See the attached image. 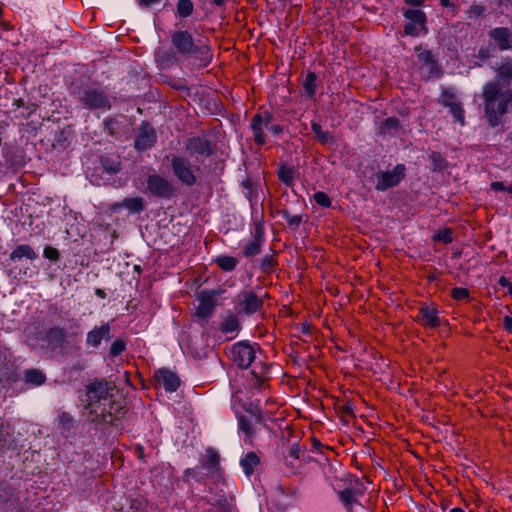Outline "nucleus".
<instances>
[{"label": "nucleus", "instance_id": "1", "mask_svg": "<svg viewBox=\"0 0 512 512\" xmlns=\"http://www.w3.org/2000/svg\"><path fill=\"white\" fill-rule=\"evenodd\" d=\"M171 49L159 47L155 51V60L161 68H170L180 62V58L194 59L199 67H206L212 60L211 47L207 40H194L186 30L171 33Z\"/></svg>", "mask_w": 512, "mask_h": 512}, {"label": "nucleus", "instance_id": "2", "mask_svg": "<svg viewBox=\"0 0 512 512\" xmlns=\"http://www.w3.org/2000/svg\"><path fill=\"white\" fill-rule=\"evenodd\" d=\"M484 114L490 127H497L512 106V89H502L499 83L488 82L482 91Z\"/></svg>", "mask_w": 512, "mask_h": 512}, {"label": "nucleus", "instance_id": "3", "mask_svg": "<svg viewBox=\"0 0 512 512\" xmlns=\"http://www.w3.org/2000/svg\"><path fill=\"white\" fill-rule=\"evenodd\" d=\"M112 391L113 386L106 380H96L87 386L86 410L91 421L112 422V415L106 407L107 398Z\"/></svg>", "mask_w": 512, "mask_h": 512}, {"label": "nucleus", "instance_id": "4", "mask_svg": "<svg viewBox=\"0 0 512 512\" xmlns=\"http://www.w3.org/2000/svg\"><path fill=\"white\" fill-rule=\"evenodd\" d=\"M79 101L89 110L107 111L112 105V98L97 88H84L79 93Z\"/></svg>", "mask_w": 512, "mask_h": 512}, {"label": "nucleus", "instance_id": "5", "mask_svg": "<svg viewBox=\"0 0 512 512\" xmlns=\"http://www.w3.org/2000/svg\"><path fill=\"white\" fill-rule=\"evenodd\" d=\"M228 355L235 365L246 369L256 359V347L245 341L237 342L229 348Z\"/></svg>", "mask_w": 512, "mask_h": 512}, {"label": "nucleus", "instance_id": "6", "mask_svg": "<svg viewBox=\"0 0 512 512\" xmlns=\"http://www.w3.org/2000/svg\"><path fill=\"white\" fill-rule=\"evenodd\" d=\"M254 140L257 144L263 145L265 143V131L273 134H279L282 128L279 125L272 124V116L268 113L256 114L251 122Z\"/></svg>", "mask_w": 512, "mask_h": 512}, {"label": "nucleus", "instance_id": "7", "mask_svg": "<svg viewBox=\"0 0 512 512\" xmlns=\"http://www.w3.org/2000/svg\"><path fill=\"white\" fill-rule=\"evenodd\" d=\"M404 17L408 20L404 26V34L410 36H420L427 33L426 15L418 9H408L404 12Z\"/></svg>", "mask_w": 512, "mask_h": 512}, {"label": "nucleus", "instance_id": "8", "mask_svg": "<svg viewBox=\"0 0 512 512\" xmlns=\"http://www.w3.org/2000/svg\"><path fill=\"white\" fill-rule=\"evenodd\" d=\"M405 175V167L402 164L396 165L391 171H382L376 174V186L378 191H385L396 186Z\"/></svg>", "mask_w": 512, "mask_h": 512}, {"label": "nucleus", "instance_id": "9", "mask_svg": "<svg viewBox=\"0 0 512 512\" xmlns=\"http://www.w3.org/2000/svg\"><path fill=\"white\" fill-rule=\"evenodd\" d=\"M147 189L150 193L161 198H170L174 194L172 184L159 175H150L147 179Z\"/></svg>", "mask_w": 512, "mask_h": 512}, {"label": "nucleus", "instance_id": "10", "mask_svg": "<svg viewBox=\"0 0 512 512\" xmlns=\"http://www.w3.org/2000/svg\"><path fill=\"white\" fill-rule=\"evenodd\" d=\"M220 294V290H203L198 294L199 304L196 309L198 317H209L215 308V297Z\"/></svg>", "mask_w": 512, "mask_h": 512}, {"label": "nucleus", "instance_id": "11", "mask_svg": "<svg viewBox=\"0 0 512 512\" xmlns=\"http://www.w3.org/2000/svg\"><path fill=\"white\" fill-rule=\"evenodd\" d=\"M171 167L175 176L184 184L192 186L196 182V177L189 165V163L181 158L174 157L171 160Z\"/></svg>", "mask_w": 512, "mask_h": 512}, {"label": "nucleus", "instance_id": "12", "mask_svg": "<svg viewBox=\"0 0 512 512\" xmlns=\"http://www.w3.org/2000/svg\"><path fill=\"white\" fill-rule=\"evenodd\" d=\"M154 380L157 386L163 387L167 392H174L180 386V379L177 374L165 368L155 371Z\"/></svg>", "mask_w": 512, "mask_h": 512}, {"label": "nucleus", "instance_id": "13", "mask_svg": "<svg viewBox=\"0 0 512 512\" xmlns=\"http://www.w3.org/2000/svg\"><path fill=\"white\" fill-rule=\"evenodd\" d=\"M110 338L111 326L109 323H104L88 331L85 343L87 347L98 348L102 341H108Z\"/></svg>", "mask_w": 512, "mask_h": 512}, {"label": "nucleus", "instance_id": "14", "mask_svg": "<svg viewBox=\"0 0 512 512\" xmlns=\"http://www.w3.org/2000/svg\"><path fill=\"white\" fill-rule=\"evenodd\" d=\"M362 496L361 489H345L339 493V498L348 512H363L364 507L359 502Z\"/></svg>", "mask_w": 512, "mask_h": 512}, {"label": "nucleus", "instance_id": "15", "mask_svg": "<svg viewBox=\"0 0 512 512\" xmlns=\"http://www.w3.org/2000/svg\"><path fill=\"white\" fill-rule=\"evenodd\" d=\"M156 141V134L151 125L142 123L138 129L135 148L139 151L146 150L154 145Z\"/></svg>", "mask_w": 512, "mask_h": 512}, {"label": "nucleus", "instance_id": "16", "mask_svg": "<svg viewBox=\"0 0 512 512\" xmlns=\"http://www.w3.org/2000/svg\"><path fill=\"white\" fill-rule=\"evenodd\" d=\"M186 150L193 155L210 156L213 152L211 142L205 137H192L186 143Z\"/></svg>", "mask_w": 512, "mask_h": 512}, {"label": "nucleus", "instance_id": "17", "mask_svg": "<svg viewBox=\"0 0 512 512\" xmlns=\"http://www.w3.org/2000/svg\"><path fill=\"white\" fill-rule=\"evenodd\" d=\"M491 38L497 42L501 50L512 47V31L505 27H498L490 32Z\"/></svg>", "mask_w": 512, "mask_h": 512}, {"label": "nucleus", "instance_id": "18", "mask_svg": "<svg viewBox=\"0 0 512 512\" xmlns=\"http://www.w3.org/2000/svg\"><path fill=\"white\" fill-rule=\"evenodd\" d=\"M240 305L246 314L257 312L262 306V299L252 291L243 293Z\"/></svg>", "mask_w": 512, "mask_h": 512}, {"label": "nucleus", "instance_id": "19", "mask_svg": "<svg viewBox=\"0 0 512 512\" xmlns=\"http://www.w3.org/2000/svg\"><path fill=\"white\" fill-rule=\"evenodd\" d=\"M419 317L423 325L427 327L434 328L440 324L438 312L435 308L427 306L421 307L419 310Z\"/></svg>", "mask_w": 512, "mask_h": 512}, {"label": "nucleus", "instance_id": "20", "mask_svg": "<svg viewBox=\"0 0 512 512\" xmlns=\"http://www.w3.org/2000/svg\"><path fill=\"white\" fill-rule=\"evenodd\" d=\"M263 241L262 234L257 229L254 238L245 244L243 255L246 257L258 255L261 252Z\"/></svg>", "mask_w": 512, "mask_h": 512}, {"label": "nucleus", "instance_id": "21", "mask_svg": "<svg viewBox=\"0 0 512 512\" xmlns=\"http://www.w3.org/2000/svg\"><path fill=\"white\" fill-rule=\"evenodd\" d=\"M260 458L255 452H249L240 460V465L243 469L244 474L250 477L254 469L259 465Z\"/></svg>", "mask_w": 512, "mask_h": 512}, {"label": "nucleus", "instance_id": "22", "mask_svg": "<svg viewBox=\"0 0 512 512\" xmlns=\"http://www.w3.org/2000/svg\"><path fill=\"white\" fill-rule=\"evenodd\" d=\"M24 257L30 260H34L37 258V254L31 246L26 244L16 246L10 254L11 261H19Z\"/></svg>", "mask_w": 512, "mask_h": 512}, {"label": "nucleus", "instance_id": "23", "mask_svg": "<svg viewBox=\"0 0 512 512\" xmlns=\"http://www.w3.org/2000/svg\"><path fill=\"white\" fill-rule=\"evenodd\" d=\"M201 468H204L212 473L219 470V455L212 449H207L205 458L201 464Z\"/></svg>", "mask_w": 512, "mask_h": 512}, {"label": "nucleus", "instance_id": "24", "mask_svg": "<svg viewBox=\"0 0 512 512\" xmlns=\"http://www.w3.org/2000/svg\"><path fill=\"white\" fill-rule=\"evenodd\" d=\"M497 82L509 85L512 82V61L508 60L503 63L497 70Z\"/></svg>", "mask_w": 512, "mask_h": 512}, {"label": "nucleus", "instance_id": "25", "mask_svg": "<svg viewBox=\"0 0 512 512\" xmlns=\"http://www.w3.org/2000/svg\"><path fill=\"white\" fill-rule=\"evenodd\" d=\"M239 330V321L233 314H229L220 325V331L224 334H235Z\"/></svg>", "mask_w": 512, "mask_h": 512}, {"label": "nucleus", "instance_id": "26", "mask_svg": "<svg viewBox=\"0 0 512 512\" xmlns=\"http://www.w3.org/2000/svg\"><path fill=\"white\" fill-rule=\"evenodd\" d=\"M45 339L51 344L60 345L65 340V331L60 327H52L47 330Z\"/></svg>", "mask_w": 512, "mask_h": 512}, {"label": "nucleus", "instance_id": "27", "mask_svg": "<svg viewBox=\"0 0 512 512\" xmlns=\"http://www.w3.org/2000/svg\"><path fill=\"white\" fill-rule=\"evenodd\" d=\"M215 263L223 270V271H226V272H229V271H233L239 261L237 258L235 257H232V256H227V255H223V256H218L216 259H215Z\"/></svg>", "mask_w": 512, "mask_h": 512}, {"label": "nucleus", "instance_id": "28", "mask_svg": "<svg viewBox=\"0 0 512 512\" xmlns=\"http://www.w3.org/2000/svg\"><path fill=\"white\" fill-rule=\"evenodd\" d=\"M118 206L130 212H140L143 209V200L140 197L125 198Z\"/></svg>", "mask_w": 512, "mask_h": 512}, {"label": "nucleus", "instance_id": "29", "mask_svg": "<svg viewBox=\"0 0 512 512\" xmlns=\"http://www.w3.org/2000/svg\"><path fill=\"white\" fill-rule=\"evenodd\" d=\"M399 127V120L396 117H389L381 123L380 132L392 135L398 131Z\"/></svg>", "mask_w": 512, "mask_h": 512}, {"label": "nucleus", "instance_id": "30", "mask_svg": "<svg viewBox=\"0 0 512 512\" xmlns=\"http://www.w3.org/2000/svg\"><path fill=\"white\" fill-rule=\"evenodd\" d=\"M194 11V4L191 0H179L176 6V12L180 18L189 17Z\"/></svg>", "mask_w": 512, "mask_h": 512}, {"label": "nucleus", "instance_id": "31", "mask_svg": "<svg viewBox=\"0 0 512 512\" xmlns=\"http://www.w3.org/2000/svg\"><path fill=\"white\" fill-rule=\"evenodd\" d=\"M316 79V74L309 72L303 82V89L310 98H313L316 94Z\"/></svg>", "mask_w": 512, "mask_h": 512}, {"label": "nucleus", "instance_id": "32", "mask_svg": "<svg viewBox=\"0 0 512 512\" xmlns=\"http://www.w3.org/2000/svg\"><path fill=\"white\" fill-rule=\"evenodd\" d=\"M278 177L282 183L292 186L295 178V171L288 166H281L278 170Z\"/></svg>", "mask_w": 512, "mask_h": 512}, {"label": "nucleus", "instance_id": "33", "mask_svg": "<svg viewBox=\"0 0 512 512\" xmlns=\"http://www.w3.org/2000/svg\"><path fill=\"white\" fill-rule=\"evenodd\" d=\"M311 130L314 133L316 139L322 144L327 143L331 139L329 131L323 130L321 125L317 122L311 123Z\"/></svg>", "mask_w": 512, "mask_h": 512}, {"label": "nucleus", "instance_id": "34", "mask_svg": "<svg viewBox=\"0 0 512 512\" xmlns=\"http://www.w3.org/2000/svg\"><path fill=\"white\" fill-rule=\"evenodd\" d=\"M25 380L33 385H41L45 382V375L39 370L31 369L26 371Z\"/></svg>", "mask_w": 512, "mask_h": 512}, {"label": "nucleus", "instance_id": "35", "mask_svg": "<svg viewBox=\"0 0 512 512\" xmlns=\"http://www.w3.org/2000/svg\"><path fill=\"white\" fill-rule=\"evenodd\" d=\"M126 349V342L123 339L117 338L115 339L109 350V356L111 358L119 356L121 353H123Z\"/></svg>", "mask_w": 512, "mask_h": 512}, {"label": "nucleus", "instance_id": "36", "mask_svg": "<svg viewBox=\"0 0 512 512\" xmlns=\"http://www.w3.org/2000/svg\"><path fill=\"white\" fill-rule=\"evenodd\" d=\"M439 102L445 106V107H450L452 106L453 104H455L456 102H459L458 99L456 98V95L455 93L453 92V90L451 89H445L442 94H441V97L439 99Z\"/></svg>", "mask_w": 512, "mask_h": 512}, {"label": "nucleus", "instance_id": "37", "mask_svg": "<svg viewBox=\"0 0 512 512\" xmlns=\"http://www.w3.org/2000/svg\"><path fill=\"white\" fill-rule=\"evenodd\" d=\"M454 119L459 122L462 126L465 124L464 109L460 102H456L452 106L448 107Z\"/></svg>", "mask_w": 512, "mask_h": 512}, {"label": "nucleus", "instance_id": "38", "mask_svg": "<svg viewBox=\"0 0 512 512\" xmlns=\"http://www.w3.org/2000/svg\"><path fill=\"white\" fill-rule=\"evenodd\" d=\"M415 50L417 51V57L419 61L425 64H433V55L430 50L423 48L421 45L416 47Z\"/></svg>", "mask_w": 512, "mask_h": 512}, {"label": "nucleus", "instance_id": "39", "mask_svg": "<svg viewBox=\"0 0 512 512\" xmlns=\"http://www.w3.org/2000/svg\"><path fill=\"white\" fill-rule=\"evenodd\" d=\"M313 198H314V201L322 207L327 208V207L331 206V200L325 192L318 191L314 194Z\"/></svg>", "mask_w": 512, "mask_h": 512}, {"label": "nucleus", "instance_id": "40", "mask_svg": "<svg viewBox=\"0 0 512 512\" xmlns=\"http://www.w3.org/2000/svg\"><path fill=\"white\" fill-rule=\"evenodd\" d=\"M283 218L289 224V226L297 228L302 222V217L300 215H292L287 211L283 212Z\"/></svg>", "mask_w": 512, "mask_h": 512}, {"label": "nucleus", "instance_id": "41", "mask_svg": "<svg viewBox=\"0 0 512 512\" xmlns=\"http://www.w3.org/2000/svg\"><path fill=\"white\" fill-rule=\"evenodd\" d=\"M451 296L455 300H464L469 297V291L466 288L456 287L452 290Z\"/></svg>", "mask_w": 512, "mask_h": 512}, {"label": "nucleus", "instance_id": "42", "mask_svg": "<svg viewBox=\"0 0 512 512\" xmlns=\"http://www.w3.org/2000/svg\"><path fill=\"white\" fill-rule=\"evenodd\" d=\"M434 239L444 243H450L453 240L452 233L449 229L440 230L437 234H435Z\"/></svg>", "mask_w": 512, "mask_h": 512}, {"label": "nucleus", "instance_id": "43", "mask_svg": "<svg viewBox=\"0 0 512 512\" xmlns=\"http://www.w3.org/2000/svg\"><path fill=\"white\" fill-rule=\"evenodd\" d=\"M275 260L271 255H265L260 262V268L264 271H270L274 266Z\"/></svg>", "mask_w": 512, "mask_h": 512}, {"label": "nucleus", "instance_id": "44", "mask_svg": "<svg viewBox=\"0 0 512 512\" xmlns=\"http://www.w3.org/2000/svg\"><path fill=\"white\" fill-rule=\"evenodd\" d=\"M238 424H239V429L247 434V438L245 439V442L250 443L251 442L250 434L252 433V430H251V425H250L249 421L247 419H245L244 417H242L239 419Z\"/></svg>", "mask_w": 512, "mask_h": 512}, {"label": "nucleus", "instance_id": "45", "mask_svg": "<svg viewBox=\"0 0 512 512\" xmlns=\"http://www.w3.org/2000/svg\"><path fill=\"white\" fill-rule=\"evenodd\" d=\"M43 255L45 258L52 260V261H57L60 256L59 251L56 248L51 247V246L45 247V249L43 251Z\"/></svg>", "mask_w": 512, "mask_h": 512}, {"label": "nucleus", "instance_id": "46", "mask_svg": "<svg viewBox=\"0 0 512 512\" xmlns=\"http://www.w3.org/2000/svg\"><path fill=\"white\" fill-rule=\"evenodd\" d=\"M197 470H198V467L188 468V469L185 470L184 475L187 478H194V479H196L198 481L199 479H198V476H197V474H198Z\"/></svg>", "mask_w": 512, "mask_h": 512}, {"label": "nucleus", "instance_id": "47", "mask_svg": "<svg viewBox=\"0 0 512 512\" xmlns=\"http://www.w3.org/2000/svg\"><path fill=\"white\" fill-rule=\"evenodd\" d=\"M300 453H301V449H300V446L297 445V444H294L291 446L290 448V455L294 458H299L300 457Z\"/></svg>", "mask_w": 512, "mask_h": 512}, {"label": "nucleus", "instance_id": "48", "mask_svg": "<svg viewBox=\"0 0 512 512\" xmlns=\"http://www.w3.org/2000/svg\"><path fill=\"white\" fill-rule=\"evenodd\" d=\"M491 189L497 192L506 191V186L502 182L496 181L491 183Z\"/></svg>", "mask_w": 512, "mask_h": 512}, {"label": "nucleus", "instance_id": "49", "mask_svg": "<svg viewBox=\"0 0 512 512\" xmlns=\"http://www.w3.org/2000/svg\"><path fill=\"white\" fill-rule=\"evenodd\" d=\"M503 326L506 330L512 333V317L505 316L503 318Z\"/></svg>", "mask_w": 512, "mask_h": 512}, {"label": "nucleus", "instance_id": "50", "mask_svg": "<svg viewBox=\"0 0 512 512\" xmlns=\"http://www.w3.org/2000/svg\"><path fill=\"white\" fill-rule=\"evenodd\" d=\"M161 0H139V4L141 6H145V7H151L152 5H155L157 3H159Z\"/></svg>", "mask_w": 512, "mask_h": 512}, {"label": "nucleus", "instance_id": "51", "mask_svg": "<svg viewBox=\"0 0 512 512\" xmlns=\"http://www.w3.org/2000/svg\"><path fill=\"white\" fill-rule=\"evenodd\" d=\"M485 8L482 6H473L470 8V12L475 15H481L484 12Z\"/></svg>", "mask_w": 512, "mask_h": 512}, {"label": "nucleus", "instance_id": "52", "mask_svg": "<svg viewBox=\"0 0 512 512\" xmlns=\"http://www.w3.org/2000/svg\"><path fill=\"white\" fill-rule=\"evenodd\" d=\"M498 283L500 286L507 287V288L511 284L510 281L507 278H505L504 276L499 278Z\"/></svg>", "mask_w": 512, "mask_h": 512}, {"label": "nucleus", "instance_id": "53", "mask_svg": "<svg viewBox=\"0 0 512 512\" xmlns=\"http://www.w3.org/2000/svg\"><path fill=\"white\" fill-rule=\"evenodd\" d=\"M405 2L409 5L420 6L423 0H405Z\"/></svg>", "mask_w": 512, "mask_h": 512}, {"label": "nucleus", "instance_id": "54", "mask_svg": "<svg viewBox=\"0 0 512 512\" xmlns=\"http://www.w3.org/2000/svg\"><path fill=\"white\" fill-rule=\"evenodd\" d=\"M312 447H313V449H315V450H319V449H320V447H322V444H321V442H320L319 440L314 439V440L312 441Z\"/></svg>", "mask_w": 512, "mask_h": 512}, {"label": "nucleus", "instance_id": "55", "mask_svg": "<svg viewBox=\"0 0 512 512\" xmlns=\"http://www.w3.org/2000/svg\"><path fill=\"white\" fill-rule=\"evenodd\" d=\"M440 2H441V5L444 7H451L453 5L451 0H440Z\"/></svg>", "mask_w": 512, "mask_h": 512}, {"label": "nucleus", "instance_id": "56", "mask_svg": "<svg viewBox=\"0 0 512 512\" xmlns=\"http://www.w3.org/2000/svg\"><path fill=\"white\" fill-rule=\"evenodd\" d=\"M110 173H116L119 170L118 164L115 167H109L108 168Z\"/></svg>", "mask_w": 512, "mask_h": 512}, {"label": "nucleus", "instance_id": "57", "mask_svg": "<svg viewBox=\"0 0 512 512\" xmlns=\"http://www.w3.org/2000/svg\"><path fill=\"white\" fill-rule=\"evenodd\" d=\"M449 512H464V510L460 507H454Z\"/></svg>", "mask_w": 512, "mask_h": 512}, {"label": "nucleus", "instance_id": "58", "mask_svg": "<svg viewBox=\"0 0 512 512\" xmlns=\"http://www.w3.org/2000/svg\"><path fill=\"white\" fill-rule=\"evenodd\" d=\"M224 2L225 0H213V3L217 6H221Z\"/></svg>", "mask_w": 512, "mask_h": 512}, {"label": "nucleus", "instance_id": "59", "mask_svg": "<svg viewBox=\"0 0 512 512\" xmlns=\"http://www.w3.org/2000/svg\"><path fill=\"white\" fill-rule=\"evenodd\" d=\"M96 293H97V295H99V296H101V297H103V296H104V292H103L102 290H100V289H98V290L96 291Z\"/></svg>", "mask_w": 512, "mask_h": 512}, {"label": "nucleus", "instance_id": "60", "mask_svg": "<svg viewBox=\"0 0 512 512\" xmlns=\"http://www.w3.org/2000/svg\"><path fill=\"white\" fill-rule=\"evenodd\" d=\"M506 191L512 194V185L506 187Z\"/></svg>", "mask_w": 512, "mask_h": 512}, {"label": "nucleus", "instance_id": "61", "mask_svg": "<svg viewBox=\"0 0 512 512\" xmlns=\"http://www.w3.org/2000/svg\"><path fill=\"white\" fill-rule=\"evenodd\" d=\"M508 292L512 296V283L508 287Z\"/></svg>", "mask_w": 512, "mask_h": 512}, {"label": "nucleus", "instance_id": "62", "mask_svg": "<svg viewBox=\"0 0 512 512\" xmlns=\"http://www.w3.org/2000/svg\"><path fill=\"white\" fill-rule=\"evenodd\" d=\"M266 370H267V368H262V371H261V373H260V374H261V375L266 374Z\"/></svg>", "mask_w": 512, "mask_h": 512}, {"label": "nucleus", "instance_id": "63", "mask_svg": "<svg viewBox=\"0 0 512 512\" xmlns=\"http://www.w3.org/2000/svg\"><path fill=\"white\" fill-rule=\"evenodd\" d=\"M252 373H253L255 376H257V377L259 376V375L257 374V372H256L255 368L252 370Z\"/></svg>", "mask_w": 512, "mask_h": 512}]
</instances>
